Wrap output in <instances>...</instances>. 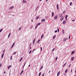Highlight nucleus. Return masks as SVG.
Wrapping results in <instances>:
<instances>
[{"instance_id":"f257e3e1","label":"nucleus","mask_w":76,"mask_h":76,"mask_svg":"<svg viewBox=\"0 0 76 76\" xmlns=\"http://www.w3.org/2000/svg\"><path fill=\"white\" fill-rule=\"evenodd\" d=\"M57 18H58V16L57 15H56L54 18V19L55 20L57 19Z\"/></svg>"},{"instance_id":"f03ea898","label":"nucleus","mask_w":76,"mask_h":76,"mask_svg":"<svg viewBox=\"0 0 76 76\" xmlns=\"http://www.w3.org/2000/svg\"><path fill=\"white\" fill-rule=\"evenodd\" d=\"M46 20L45 19H43L41 20V22H45Z\"/></svg>"},{"instance_id":"7ed1b4c3","label":"nucleus","mask_w":76,"mask_h":76,"mask_svg":"<svg viewBox=\"0 0 76 76\" xmlns=\"http://www.w3.org/2000/svg\"><path fill=\"white\" fill-rule=\"evenodd\" d=\"M63 19H64V17H62L60 18V20H61V21H62V20H63Z\"/></svg>"},{"instance_id":"20e7f679","label":"nucleus","mask_w":76,"mask_h":76,"mask_svg":"<svg viewBox=\"0 0 76 76\" xmlns=\"http://www.w3.org/2000/svg\"><path fill=\"white\" fill-rule=\"evenodd\" d=\"M67 38H65L64 39L63 41L64 42H65V41H66V40H67Z\"/></svg>"},{"instance_id":"39448f33","label":"nucleus","mask_w":76,"mask_h":76,"mask_svg":"<svg viewBox=\"0 0 76 76\" xmlns=\"http://www.w3.org/2000/svg\"><path fill=\"white\" fill-rule=\"evenodd\" d=\"M66 23V21L65 20H64L63 22V24H64Z\"/></svg>"},{"instance_id":"423d86ee","label":"nucleus","mask_w":76,"mask_h":76,"mask_svg":"<svg viewBox=\"0 0 76 76\" xmlns=\"http://www.w3.org/2000/svg\"><path fill=\"white\" fill-rule=\"evenodd\" d=\"M41 25V23H39L37 24L36 25L37 26H39V25Z\"/></svg>"},{"instance_id":"0eeeda50","label":"nucleus","mask_w":76,"mask_h":76,"mask_svg":"<svg viewBox=\"0 0 76 76\" xmlns=\"http://www.w3.org/2000/svg\"><path fill=\"white\" fill-rule=\"evenodd\" d=\"M12 67V65H10L8 67V69H9L10 67Z\"/></svg>"},{"instance_id":"6e6552de","label":"nucleus","mask_w":76,"mask_h":76,"mask_svg":"<svg viewBox=\"0 0 76 76\" xmlns=\"http://www.w3.org/2000/svg\"><path fill=\"white\" fill-rule=\"evenodd\" d=\"M3 56H4V53H2L1 56V57L2 58H3Z\"/></svg>"},{"instance_id":"1a4fd4ad","label":"nucleus","mask_w":76,"mask_h":76,"mask_svg":"<svg viewBox=\"0 0 76 76\" xmlns=\"http://www.w3.org/2000/svg\"><path fill=\"white\" fill-rule=\"evenodd\" d=\"M60 72L59 71L58 72V73L57 74V76H58V75H60Z\"/></svg>"},{"instance_id":"9d476101","label":"nucleus","mask_w":76,"mask_h":76,"mask_svg":"<svg viewBox=\"0 0 76 76\" xmlns=\"http://www.w3.org/2000/svg\"><path fill=\"white\" fill-rule=\"evenodd\" d=\"M23 73V70L20 73V75H22V73Z\"/></svg>"},{"instance_id":"9b49d317","label":"nucleus","mask_w":76,"mask_h":76,"mask_svg":"<svg viewBox=\"0 0 76 76\" xmlns=\"http://www.w3.org/2000/svg\"><path fill=\"white\" fill-rule=\"evenodd\" d=\"M15 45V43H14L12 45L11 48H12L13 47V46Z\"/></svg>"},{"instance_id":"f8f14e48","label":"nucleus","mask_w":76,"mask_h":76,"mask_svg":"<svg viewBox=\"0 0 76 76\" xmlns=\"http://www.w3.org/2000/svg\"><path fill=\"white\" fill-rule=\"evenodd\" d=\"M35 39H34L33 41V44H34V43H35Z\"/></svg>"},{"instance_id":"ddd939ff","label":"nucleus","mask_w":76,"mask_h":76,"mask_svg":"<svg viewBox=\"0 0 76 76\" xmlns=\"http://www.w3.org/2000/svg\"><path fill=\"white\" fill-rule=\"evenodd\" d=\"M40 40H41V39H39L38 40V41L37 42V43H39V42H40Z\"/></svg>"},{"instance_id":"4468645a","label":"nucleus","mask_w":76,"mask_h":76,"mask_svg":"<svg viewBox=\"0 0 76 76\" xmlns=\"http://www.w3.org/2000/svg\"><path fill=\"white\" fill-rule=\"evenodd\" d=\"M56 36L55 35H54L53 37V39H55V38H56Z\"/></svg>"},{"instance_id":"2eb2a0df","label":"nucleus","mask_w":76,"mask_h":76,"mask_svg":"<svg viewBox=\"0 0 76 76\" xmlns=\"http://www.w3.org/2000/svg\"><path fill=\"white\" fill-rule=\"evenodd\" d=\"M57 9L58 10L59 8H58V4H57Z\"/></svg>"},{"instance_id":"dca6fc26","label":"nucleus","mask_w":76,"mask_h":76,"mask_svg":"<svg viewBox=\"0 0 76 76\" xmlns=\"http://www.w3.org/2000/svg\"><path fill=\"white\" fill-rule=\"evenodd\" d=\"M75 58V57H72L71 58V60L73 61L74 58Z\"/></svg>"},{"instance_id":"f3484780","label":"nucleus","mask_w":76,"mask_h":76,"mask_svg":"<svg viewBox=\"0 0 76 76\" xmlns=\"http://www.w3.org/2000/svg\"><path fill=\"white\" fill-rule=\"evenodd\" d=\"M14 8V7L12 6L11 7H10V9H13Z\"/></svg>"},{"instance_id":"a211bd4d","label":"nucleus","mask_w":76,"mask_h":76,"mask_svg":"<svg viewBox=\"0 0 76 76\" xmlns=\"http://www.w3.org/2000/svg\"><path fill=\"white\" fill-rule=\"evenodd\" d=\"M22 59H23V57L21 58L20 59L19 61L20 62V61H22Z\"/></svg>"},{"instance_id":"6ab92c4d","label":"nucleus","mask_w":76,"mask_h":76,"mask_svg":"<svg viewBox=\"0 0 76 76\" xmlns=\"http://www.w3.org/2000/svg\"><path fill=\"white\" fill-rule=\"evenodd\" d=\"M61 16H62V14H59V17L61 18Z\"/></svg>"},{"instance_id":"aec40b11","label":"nucleus","mask_w":76,"mask_h":76,"mask_svg":"<svg viewBox=\"0 0 76 76\" xmlns=\"http://www.w3.org/2000/svg\"><path fill=\"white\" fill-rule=\"evenodd\" d=\"M54 16V12H53L52 13V16L53 17Z\"/></svg>"},{"instance_id":"412c9836","label":"nucleus","mask_w":76,"mask_h":76,"mask_svg":"<svg viewBox=\"0 0 76 76\" xmlns=\"http://www.w3.org/2000/svg\"><path fill=\"white\" fill-rule=\"evenodd\" d=\"M44 37V34H42L41 36V39H42Z\"/></svg>"},{"instance_id":"4be33fe9","label":"nucleus","mask_w":76,"mask_h":76,"mask_svg":"<svg viewBox=\"0 0 76 76\" xmlns=\"http://www.w3.org/2000/svg\"><path fill=\"white\" fill-rule=\"evenodd\" d=\"M36 19H39V16H38L36 18Z\"/></svg>"},{"instance_id":"5701e85b","label":"nucleus","mask_w":76,"mask_h":76,"mask_svg":"<svg viewBox=\"0 0 76 76\" xmlns=\"http://www.w3.org/2000/svg\"><path fill=\"white\" fill-rule=\"evenodd\" d=\"M75 53V51H73L72 52L71 54H74Z\"/></svg>"},{"instance_id":"b1692460","label":"nucleus","mask_w":76,"mask_h":76,"mask_svg":"<svg viewBox=\"0 0 76 76\" xmlns=\"http://www.w3.org/2000/svg\"><path fill=\"white\" fill-rule=\"evenodd\" d=\"M67 16H68V15H66V16H65V19H66V20H67Z\"/></svg>"},{"instance_id":"393cba45","label":"nucleus","mask_w":76,"mask_h":76,"mask_svg":"<svg viewBox=\"0 0 76 76\" xmlns=\"http://www.w3.org/2000/svg\"><path fill=\"white\" fill-rule=\"evenodd\" d=\"M10 34H11L10 33H9V35H8V38H9V37H10Z\"/></svg>"},{"instance_id":"a878e982","label":"nucleus","mask_w":76,"mask_h":76,"mask_svg":"<svg viewBox=\"0 0 76 76\" xmlns=\"http://www.w3.org/2000/svg\"><path fill=\"white\" fill-rule=\"evenodd\" d=\"M38 27V26H37V25L36 26H35V29H36Z\"/></svg>"},{"instance_id":"bb28decb","label":"nucleus","mask_w":76,"mask_h":76,"mask_svg":"<svg viewBox=\"0 0 76 76\" xmlns=\"http://www.w3.org/2000/svg\"><path fill=\"white\" fill-rule=\"evenodd\" d=\"M41 72H40L39 74V76H41Z\"/></svg>"},{"instance_id":"cd10ccee","label":"nucleus","mask_w":76,"mask_h":76,"mask_svg":"<svg viewBox=\"0 0 76 76\" xmlns=\"http://www.w3.org/2000/svg\"><path fill=\"white\" fill-rule=\"evenodd\" d=\"M3 31V29H0V33H1V31Z\"/></svg>"},{"instance_id":"c85d7f7f","label":"nucleus","mask_w":76,"mask_h":76,"mask_svg":"<svg viewBox=\"0 0 76 76\" xmlns=\"http://www.w3.org/2000/svg\"><path fill=\"white\" fill-rule=\"evenodd\" d=\"M23 3H26V1H25V0H23Z\"/></svg>"},{"instance_id":"c756f323","label":"nucleus","mask_w":76,"mask_h":76,"mask_svg":"<svg viewBox=\"0 0 76 76\" xmlns=\"http://www.w3.org/2000/svg\"><path fill=\"white\" fill-rule=\"evenodd\" d=\"M16 54V52H14L13 54V55H15V54Z\"/></svg>"},{"instance_id":"7c9ffc66","label":"nucleus","mask_w":76,"mask_h":76,"mask_svg":"<svg viewBox=\"0 0 76 76\" xmlns=\"http://www.w3.org/2000/svg\"><path fill=\"white\" fill-rule=\"evenodd\" d=\"M66 63H65L63 65V67H64L65 66H66Z\"/></svg>"},{"instance_id":"2f4dec72","label":"nucleus","mask_w":76,"mask_h":76,"mask_svg":"<svg viewBox=\"0 0 76 76\" xmlns=\"http://www.w3.org/2000/svg\"><path fill=\"white\" fill-rule=\"evenodd\" d=\"M67 69H66L65 71V72L67 73Z\"/></svg>"},{"instance_id":"473e14b6","label":"nucleus","mask_w":76,"mask_h":76,"mask_svg":"<svg viewBox=\"0 0 76 76\" xmlns=\"http://www.w3.org/2000/svg\"><path fill=\"white\" fill-rule=\"evenodd\" d=\"M55 50V48H53V49L52 50V51H54Z\"/></svg>"},{"instance_id":"72a5a7b5","label":"nucleus","mask_w":76,"mask_h":76,"mask_svg":"<svg viewBox=\"0 0 76 76\" xmlns=\"http://www.w3.org/2000/svg\"><path fill=\"white\" fill-rule=\"evenodd\" d=\"M72 2H71L70 3V6H72Z\"/></svg>"},{"instance_id":"f704fd0d","label":"nucleus","mask_w":76,"mask_h":76,"mask_svg":"<svg viewBox=\"0 0 76 76\" xmlns=\"http://www.w3.org/2000/svg\"><path fill=\"white\" fill-rule=\"evenodd\" d=\"M57 29H58V32H59V28H58Z\"/></svg>"},{"instance_id":"c9c22d12","label":"nucleus","mask_w":76,"mask_h":76,"mask_svg":"<svg viewBox=\"0 0 76 76\" xmlns=\"http://www.w3.org/2000/svg\"><path fill=\"white\" fill-rule=\"evenodd\" d=\"M12 56H11V57H10V60H12Z\"/></svg>"},{"instance_id":"e433bc0d","label":"nucleus","mask_w":76,"mask_h":76,"mask_svg":"<svg viewBox=\"0 0 76 76\" xmlns=\"http://www.w3.org/2000/svg\"><path fill=\"white\" fill-rule=\"evenodd\" d=\"M35 50H36V49H34V50L33 51H32V53H34V51H35Z\"/></svg>"},{"instance_id":"4c0bfd02","label":"nucleus","mask_w":76,"mask_h":76,"mask_svg":"<svg viewBox=\"0 0 76 76\" xmlns=\"http://www.w3.org/2000/svg\"><path fill=\"white\" fill-rule=\"evenodd\" d=\"M42 68H43V66H42V67H41V68H40V70H41V69H42Z\"/></svg>"},{"instance_id":"58836bf2","label":"nucleus","mask_w":76,"mask_h":76,"mask_svg":"<svg viewBox=\"0 0 76 76\" xmlns=\"http://www.w3.org/2000/svg\"><path fill=\"white\" fill-rule=\"evenodd\" d=\"M57 58H58V57H56V58L55 59V60H56V61L57 60Z\"/></svg>"},{"instance_id":"ea45409f","label":"nucleus","mask_w":76,"mask_h":76,"mask_svg":"<svg viewBox=\"0 0 76 76\" xmlns=\"http://www.w3.org/2000/svg\"><path fill=\"white\" fill-rule=\"evenodd\" d=\"M21 29V27H20L18 30V31H20V30Z\"/></svg>"},{"instance_id":"a19ab883","label":"nucleus","mask_w":76,"mask_h":76,"mask_svg":"<svg viewBox=\"0 0 76 76\" xmlns=\"http://www.w3.org/2000/svg\"><path fill=\"white\" fill-rule=\"evenodd\" d=\"M57 32V30H56L55 31V33H56V32Z\"/></svg>"},{"instance_id":"79ce46f5","label":"nucleus","mask_w":76,"mask_h":76,"mask_svg":"<svg viewBox=\"0 0 76 76\" xmlns=\"http://www.w3.org/2000/svg\"><path fill=\"white\" fill-rule=\"evenodd\" d=\"M63 34L64 33V30H63Z\"/></svg>"},{"instance_id":"37998d69","label":"nucleus","mask_w":76,"mask_h":76,"mask_svg":"<svg viewBox=\"0 0 76 76\" xmlns=\"http://www.w3.org/2000/svg\"><path fill=\"white\" fill-rule=\"evenodd\" d=\"M31 50H30V52H29V54H31Z\"/></svg>"},{"instance_id":"c03bdc74","label":"nucleus","mask_w":76,"mask_h":76,"mask_svg":"<svg viewBox=\"0 0 76 76\" xmlns=\"http://www.w3.org/2000/svg\"><path fill=\"white\" fill-rule=\"evenodd\" d=\"M26 62L24 64V65L23 66V67H24V66H25V64H26Z\"/></svg>"},{"instance_id":"a18cd8bd","label":"nucleus","mask_w":76,"mask_h":76,"mask_svg":"<svg viewBox=\"0 0 76 76\" xmlns=\"http://www.w3.org/2000/svg\"><path fill=\"white\" fill-rule=\"evenodd\" d=\"M70 36L69 35V39H70Z\"/></svg>"},{"instance_id":"49530a36","label":"nucleus","mask_w":76,"mask_h":76,"mask_svg":"<svg viewBox=\"0 0 76 76\" xmlns=\"http://www.w3.org/2000/svg\"><path fill=\"white\" fill-rule=\"evenodd\" d=\"M71 64H69V67H70V66H71Z\"/></svg>"},{"instance_id":"de8ad7c7","label":"nucleus","mask_w":76,"mask_h":76,"mask_svg":"<svg viewBox=\"0 0 76 76\" xmlns=\"http://www.w3.org/2000/svg\"><path fill=\"white\" fill-rule=\"evenodd\" d=\"M41 51H42V47H41Z\"/></svg>"},{"instance_id":"09e8293b","label":"nucleus","mask_w":76,"mask_h":76,"mask_svg":"<svg viewBox=\"0 0 76 76\" xmlns=\"http://www.w3.org/2000/svg\"><path fill=\"white\" fill-rule=\"evenodd\" d=\"M1 64H0V67H1Z\"/></svg>"},{"instance_id":"8fccbe9b","label":"nucleus","mask_w":76,"mask_h":76,"mask_svg":"<svg viewBox=\"0 0 76 76\" xmlns=\"http://www.w3.org/2000/svg\"><path fill=\"white\" fill-rule=\"evenodd\" d=\"M38 10V7H37L36 9V10Z\"/></svg>"},{"instance_id":"3c124183","label":"nucleus","mask_w":76,"mask_h":76,"mask_svg":"<svg viewBox=\"0 0 76 76\" xmlns=\"http://www.w3.org/2000/svg\"><path fill=\"white\" fill-rule=\"evenodd\" d=\"M65 12V11H64V12H63V13H64Z\"/></svg>"},{"instance_id":"603ef678","label":"nucleus","mask_w":76,"mask_h":76,"mask_svg":"<svg viewBox=\"0 0 76 76\" xmlns=\"http://www.w3.org/2000/svg\"><path fill=\"white\" fill-rule=\"evenodd\" d=\"M72 70H71V72L72 73Z\"/></svg>"},{"instance_id":"864d4df0","label":"nucleus","mask_w":76,"mask_h":76,"mask_svg":"<svg viewBox=\"0 0 76 76\" xmlns=\"http://www.w3.org/2000/svg\"><path fill=\"white\" fill-rule=\"evenodd\" d=\"M48 18V17H45V18Z\"/></svg>"},{"instance_id":"5fc2aeb1","label":"nucleus","mask_w":76,"mask_h":76,"mask_svg":"<svg viewBox=\"0 0 76 76\" xmlns=\"http://www.w3.org/2000/svg\"><path fill=\"white\" fill-rule=\"evenodd\" d=\"M31 66L30 65H29V66H28V67H30V66Z\"/></svg>"},{"instance_id":"6e6d98bb","label":"nucleus","mask_w":76,"mask_h":76,"mask_svg":"<svg viewBox=\"0 0 76 76\" xmlns=\"http://www.w3.org/2000/svg\"><path fill=\"white\" fill-rule=\"evenodd\" d=\"M31 47H30V49L31 50Z\"/></svg>"},{"instance_id":"4d7b16f0","label":"nucleus","mask_w":76,"mask_h":76,"mask_svg":"<svg viewBox=\"0 0 76 76\" xmlns=\"http://www.w3.org/2000/svg\"><path fill=\"white\" fill-rule=\"evenodd\" d=\"M4 73H6V71L4 72Z\"/></svg>"},{"instance_id":"13d9d810","label":"nucleus","mask_w":76,"mask_h":76,"mask_svg":"<svg viewBox=\"0 0 76 76\" xmlns=\"http://www.w3.org/2000/svg\"><path fill=\"white\" fill-rule=\"evenodd\" d=\"M50 72H51V71H49V73H50Z\"/></svg>"},{"instance_id":"bf43d9fd","label":"nucleus","mask_w":76,"mask_h":76,"mask_svg":"<svg viewBox=\"0 0 76 76\" xmlns=\"http://www.w3.org/2000/svg\"><path fill=\"white\" fill-rule=\"evenodd\" d=\"M72 21H75V20H72Z\"/></svg>"},{"instance_id":"052dcab7","label":"nucleus","mask_w":76,"mask_h":76,"mask_svg":"<svg viewBox=\"0 0 76 76\" xmlns=\"http://www.w3.org/2000/svg\"><path fill=\"white\" fill-rule=\"evenodd\" d=\"M39 7V6H38L37 7V8H38Z\"/></svg>"},{"instance_id":"680f3d73","label":"nucleus","mask_w":76,"mask_h":76,"mask_svg":"<svg viewBox=\"0 0 76 76\" xmlns=\"http://www.w3.org/2000/svg\"><path fill=\"white\" fill-rule=\"evenodd\" d=\"M4 51H5V50H4V51H3V53H4Z\"/></svg>"},{"instance_id":"e2e57ef3","label":"nucleus","mask_w":76,"mask_h":76,"mask_svg":"<svg viewBox=\"0 0 76 76\" xmlns=\"http://www.w3.org/2000/svg\"><path fill=\"white\" fill-rule=\"evenodd\" d=\"M24 67V66H23V69H24V67Z\"/></svg>"},{"instance_id":"0e129e2a","label":"nucleus","mask_w":76,"mask_h":76,"mask_svg":"<svg viewBox=\"0 0 76 76\" xmlns=\"http://www.w3.org/2000/svg\"><path fill=\"white\" fill-rule=\"evenodd\" d=\"M75 73H76V71H75Z\"/></svg>"},{"instance_id":"69168bd1","label":"nucleus","mask_w":76,"mask_h":76,"mask_svg":"<svg viewBox=\"0 0 76 76\" xmlns=\"http://www.w3.org/2000/svg\"><path fill=\"white\" fill-rule=\"evenodd\" d=\"M48 0H46V1H47Z\"/></svg>"},{"instance_id":"338daca9","label":"nucleus","mask_w":76,"mask_h":76,"mask_svg":"<svg viewBox=\"0 0 76 76\" xmlns=\"http://www.w3.org/2000/svg\"><path fill=\"white\" fill-rule=\"evenodd\" d=\"M40 1H42V0H40Z\"/></svg>"},{"instance_id":"774afa93","label":"nucleus","mask_w":76,"mask_h":76,"mask_svg":"<svg viewBox=\"0 0 76 76\" xmlns=\"http://www.w3.org/2000/svg\"><path fill=\"white\" fill-rule=\"evenodd\" d=\"M74 76H76V75H75Z\"/></svg>"}]
</instances>
